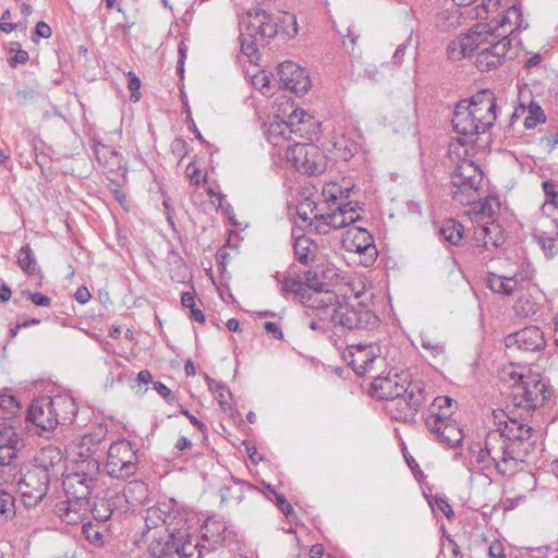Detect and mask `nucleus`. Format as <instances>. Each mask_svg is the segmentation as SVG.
Wrapping results in <instances>:
<instances>
[{
  "mask_svg": "<svg viewBox=\"0 0 558 558\" xmlns=\"http://www.w3.org/2000/svg\"><path fill=\"white\" fill-rule=\"evenodd\" d=\"M337 294L328 288L306 292L301 303L310 308L330 314V319L336 328L356 332H372L379 326V317L368 307L364 301H360V294H355L352 301L337 302Z\"/></svg>",
  "mask_w": 558,
  "mask_h": 558,
  "instance_id": "1",
  "label": "nucleus"
},
{
  "mask_svg": "<svg viewBox=\"0 0 558 558\" xmlns=\"http://www.w3.org/2000/svg\"><path fill=\"white\" fill-rule=\"evenodd\" d=\"M99 468L96 459L86 458L76 464V471L64 476L62 486L66 499L56 506V511L63 522L76 524L88 510Z\"/></svg>",
  "mask_w": 558,
  "mask_h": 558,
  "instance_id": "2",
  "label": "nucleus"
},
{
  "mask_svg": "<svg viewBox=\"0 0 558 558\" xmlns=\"http://www.w3.org/2000/svg\"><path fill=\"white\" fill-rule=\"evenodd\" d=\"M423 380L408 383L407 392L391 398L386 404V411L395 421L415 424L416 413L429 397Z\"/></svg>",
  "mask_w": 558,
  "mask_h": 558,
  "instance_id": "3",
  "label": "nucleus"
},
{
  "mask_svg": "<svg viewBox=\"0 0 558 558\" xmlns=\"http://www.w3.org/2000/svg\"><path fill=\"white\" fill-rule=\"evenodd\" d=\"M485 452L495 462V470L505 476L515 471L524 460L520 456V449L515 450L511 442L501 433V427L487 433L484 441Z\"/></svg>",
  "mask_w": 558,
  "mask_h": 558,
  "instance_id": "4",
  "label": "nucleus"
},
{
  "mask_svg": "<svg viewBox=\"0 0 558 558\" xmlns=\"http://www.w3.org/2000/svg\"><path fill=\"white\" fill-rule=\"evenodd\" d=\"M137 469V449L133 442L120 439L110 445L105 464V470L110 477L126 480L135 475Z\"/></svg>",
  "mask_w": 558,
  "mask_h": 558,
  "instance_id": "5",
  "label": "nucleus"
},
{
  "mask_svg": "<svg viewBox=\"0 0 558 558\" xmlns=\"http://www.w3.org/2000/svg\"><path fill=\"white\" fill-rule=\"evenodd\" d=\"M482 183V172L470 160L459 163L451 177L452 198L462 205H471L480 199L478 187Z\"/></svg>",
  "mask_w": 558,
  "mask_h": 558,
  "instance_id": "6",
  "label": "nucleus"
},
{
  "mask_svg": "<svg viewBox=\"0 0 558 558\" xmlns=\"http://www.w3.org/2000/svg\"><path fill=\"white\" fill-rule=\"evenodd\" d=\"M286 158L293 167L307 175H317L325 171L324 156L317 146L308 143L288 144Z\"/></svg>",
  "mask_w": 558,
  "mask_h": 558,
  "instance_id": "7",
  "label": "nucleus"
},
{
  "mask_svg": "<svg viewBox=\"0 0 558 558\" xmlns=\"http://www.w3.org/2000/svg\"><path fill=\"white\" fill-rule=\"evenodd\" d=\"M51 482L43 471L36 470L31 464L26 465L17 480V487L24 505L34 507L43 501Z\"/></svg>",
  "mask_w": 558,
  "mask_h": 558,
  "instance_id": "8",
  "label": "nucleus"
},
{
  "mask_svg": "<svg viewBox=\"0 0 558 558\" xmlns=\"http://www.w3.org/2000/svg\"><path fill=\"white\" fill-rule=\"evenodd\" d=\"M129 510L126 496L114 489H106L94 498L90 512L97 522H107L110 519H119Z\"/></svg>",
  "mask_w": 558,
  "mask_h": 558,
  "instance_id": "9",
  "label": "nucleus"
},
{
  "mask_svg": "<svg viewBox=\"0 0 558 558\" xmlns=\"http://www.w3.org/2000/svg\"><path fill=\"white\" fill-rule=\"evenodd\" d=\"M452 411L424 414V422L427 429L436 436V439L449 448L458 447L463 440L462 429L454 422L450 421Z\"/></svg>",
  "mask_w": 558,
  "mask_h": 558,
  "instance_id": "10",
  "label": "nucleus"
},
{
  "mask_svg": "<svg viewBox=\"0 0 558 558\" xmlns=\"http://www.w3.org/2000/svg\"><path fill=\"white\" fill-rule=\"evenodd\" d=\"M512 46L509 36H502L499 40L487 41L476 54L475 65L481 72H489L506 63L508 52Z\"/></svg>",
  "mask_w": 558,
  "mask_h": 558,
  "instance_id": "11",
  "label": "nucleus"
},
{
  "mask_svg": "<svg viewBox=\"0 0 558 558\" xmlns=\"http://www.w3.org/2000/svg\"><path fill=\"white\" fill-rule=\"evenodd\" d=\"M52 397H40L34 399L27 411L26 418L36 426V433H51L60 423L57 416Z\"/></svg>",
  "mask_w": 558,
  "mask_h": 558,
  "instance_id": "12",
  "label": "nucleus"
},
{
  "mask_svg": "<svg viewBox=\"0 0 558 558\" xmlns=\"http://www.w3.org/2000/svg\"><path fill=\"white\" fill-rule=\"evenodd\" d=\"M380 355V348L376 342L350 344L342 354L344 362L359 376H363Z\"/></svg>",
  "mask_w": 558,
  "mask_h": 558,
  "instance_id": "13",
  "label": "nucleus"
},
{
  "mask_svg": "<svg viewBox=\"0 0 558 558\" xmlns=\"http://www.w3.org/2000/svg\"><path fill=\"white\" fill-rule=\"evenodd\" d=\"M466 102L470 104L473 118L481 124L482 131L487 132L494 126L497 119V102L493 90L488 88L478 90L466 98Z\"/></svg>",
  "mask_w": 558,
  "mask_h": 558,
  "instance_id": "14",
  "label": "nucleus"
},
{
  "mask_svg": "<svg viewBox=\"0 0 558 558\" xmlns=\"http://www.w3.org/2000/svg\"><path fill=\"white\" fill-rule=\"evenodd\" d=\"M501 433L511 442V446L518 450L525 461V458L534 450L536 440L533 439V428L525 424L523 420L508 415Z\"/></svg>",
  "mask_w": 558,
  "mask_h": 558,
  "instance_id": "15",
  "label": "nucleus"
},
{
  "mask_svg": "<svg viewBox=\"0 0 558 558\" xmlns=\"http://www.w3.org/2000/svg\"><path fill=\"white\" fill-rule=\"evenodd\" d=\"M36 470L43 471L51 481L64 475L65 458L62 450L54 446L41 448L31 463Z\"/></svg>",
  "mask_w": 558,
  "mask_h": 558,
  "instance_id": "16",
  "label": "nucleus"
},
{
  "mask_svg": "<svg viewBox=\"0 0 558 558\" xmlns=\"http://www.w3.org/2000/svg\"><path fill=\"white\" fill-rule=\"evenodd\" d=\"M505 344L509 350L522 352H539L545 349L544 332L536 326L525 327L505 338Z\"/></svg>",
  "mask_w": 558,
  "mask_h": 558,
  "instance_id": "17",
  "label": "nucleus"
},
{
  "mask_svg": "<svg viewBox=\"0 0 558 558\" xmlns=\"http://www.w3.org/2000/svg\"><path fill=\"white\" fill-rule=\"evenodd\" d=\"M201 533L208 551H214L221 546H229L235 537V533L229 529L227 523L217 517L208 518L202 525Z\"/></svg>",
  "mask_w": 558,
  "mask_h": 558,
  "instance_id": "18",
  "label": "nucleus"
},
{
  "mask_svg": "<svg viewBox=\"0 0 558 558\" xmlns=\"http://www.w3.org/2000/svg\"><path fill=\"white\" fill-rule=\"evenodd\" d=\"M277 75L281 86L295 95H304L311 87V80L305 70L292 61L282 62L278 66Z\"/></svg>",
  "mask_w": 558,
  "mask_h": 558,
  "instance_id": "19",
  "label": "nucleus"
},
{
  "mask_svg": "<svg viewBox=\"0 0 558 558\" xmlns=\"http://www.w3.org/2000/svg\"><path fill=\"white\" fill-rule=\"evenodd\" d=\"M409 379L408 374H393L386 377H376L372 383L371 395L378 400L387 402L393 398L407 392Z\"/></svg>",
  "mask_w": 558,
  "mask_h": 558,
  "instance_id": "20",
  "label": "nucleus"
},
{
  "mask_svg": "<svg viewBox=\"0 0 558 558\" xmlns=\"http://www.w3.org/2000/svg\"><path fill=\"white\" fill-rule=\"evenodd\" d=\"M470 108V104L466 102V99H461L454 106L451 120L454 132L464 136H474L485 133V131H482L481 124L476 123Z\"/></svg>",
  "mask_w": 558,
  "mask_h": 558,
  "instance_id": "21",
  "label": "nucleus"
},
{
  "mask_svg": "<svg viewBox=\"0 0 558 558\" xmlns=\"http://www.w3.org/2000/svg\"><path fill=\"white\" fill-rule=\"evenodd\" d=\"M531 96V90L529 88L520 89L519 92V101L520 107L514 110L511 116L512 122L514 119H518L521 113L527 111V116L524 119V128L526 130L534 129L537 124L546 122V114L538 102L533 99H527Z\"/></svg>",
  "mask_w": 558,
  "mask_h": 558,
  "instance_id": "22",
  "label": "nucleus"
},
{
  "mask_svg": "<svg viewBox=\"0 0 558 558\" xmlns=\"http://www.w3.org/2000/svg\"><path fill=\"white\" fill-rule=\"evenodd\" d=\"M22 446V438L4 422L0 423V466L11 465Z\"/></svg>",
  "mask_w": 558,
  "mask_h": 558,
  "instance_id": "23",
  "label": "nucleus"
},
{
  "mask_svg": "<svg viewBox=\"0 0 558 558\" xmlns=\"http://www.w3.org/2000/svg\"><path fill=\"white\" fill-rule=\"evenodd\" d=\"M183 538V534L180 530L173 527L168 533L167 538H155L151 541L148 547V551L151 558H181L179 554L180 542Z\"/></svg>",
  "mask_w": 558,
  "mask_h": 558,
  "instance_id": "24",
  "label": "nucleus"
},
{
  "mask_svg": "<svg viewBox=\"0 0 558 558\" xmlns=\"http://www.w3.org/2000/svg\"><path fill=\"white\" fill-rule=\"evenodd\" d=\"M355 231L353 235L352 245L355 252L364 255L362 264L364 266H371L377 256V248L374 244L373 236L369 232L361 227H353L349 233Z\"/></svg>",
  "mask_w": 558,
  "mask_h": 558,
  "instance_id": "25",
  "label": "nucleus"
},
{
  "mask_svg": "<svg viewBox=\"0 0 558 558\" xmlns=\"http://www.w3.org/2000/svg\"><path fill=\"white\" fill-rule=\"evenodd\" d=\"M301 132V128L295 129L286 122V120L276 121L270 124L268 141L275 146H280L283 142H288L289 144L299 143L293 135L302 137Z\"/></svg>",
  "mask_w": 558,
  "mask_h": 558,
  "instance_id": "26",
  "label": "nucleus"
},
{
  "mask_svg": "<svg viewBox=\"0 0 558 558\" xmlns=\"http://www.w3.org/2000/svg\"><path fill=\"white\" fill-rule=\"evenodd\" d=\"M522 398L526 408L536 409L546 400V386L542 380L522 381Z\"/></svg>",
  "mask_w": 558,
  "mask_h": 558,
  "instance_id": "27",
  "label": "nucleus"
},
{
  "mask_svg": "<svg viewBox=\"0 0 558 558\" xmlns=\"http://www.w3.org/2000/svg\"><path fill=\"white\" fill-rule=\"evenodd\" d=\"M58 418L61 424H70L77 413V404L70 396L58 395L52 397Z\"/></svg>",
  "mask_w": 558,
  "mask_h": 558,
  "instance_id": "28",
  "label": "nucleus"
},
{
  "mask_svg": "<svg viewBox=\"0 0 558 558\" xmlns=\"http://www.w3.org/2000/svg\"><path fill=\"white\" fill-rule=\"evenodd\" d=\"M174 518L175 517L167 510L166 505H163L162 507L155 506L146 510L145 522L147 527L149 529H156L159 525L163 524L167 526V532L170 533V531H172L170 526Z\"/></svg>",
  "mask_w": 558,
  "mask_h": 558,
  "instance_id": "29",
  "label": "nucleus"
},
{
  "mask_svg": "<svg viewBox=\"0 0 558 558\" xmlns=\"http://www.w3.org/2000/svg\"><path fill=\"white\" fill-rule=\"evenodd\" d=\"M293 248L295 259L303 265H308L316 257L317 247L306 235L295 236Z\"/></svg>",
  "mask_w": 558,
  "mask_h": 558,
  "instance_id": "30",
  "label": "nucleus"
},
{
  "mask_svg": "<svg viewBox=\"0 0 558 558\" xmlns=\"http://www.w3.org/2000/svg\"><path fill=\"white\" fill-rule=\"evenodd\" d=\"M463 231L464 228L458 220L449 218L442 221L438 234L442 241L458 246L463 239Z\"/></svg>",
  "mask_w": 558,
  "mask_h": 558,
  "instance_id": "31",
  "label": "nucleus"
},
{
  "mask_svg": "<svg viewBox=\"0 0 558 558\" xmlns=\"http://www.w3.org/2000/svg\"><path fill=\"white\" fill-rule=\"evenodd\" d=\"M534 275L535 270L532 268L531 263L525 260L521 263L519 269L510 278L515 282L519 292H524V290L538 291L537 287L532 282Z\"/></svg>",
  "mask_w": 558,
  "mask_h": 558,
  "instance_id": "32",
  "label": "nucleus"
},
{
  "mask_svg": "<svg viewBox=\"0 0 558 558\" xmlns=\"http://www.w3.org/2000/svg\"><path fill=\"white\" fill-rule=\"evenodd\" d=\"M525 293L518 298L513 305V311L518 317L526 318L529 316H533L538 311V304L534 299L533 290H524Z\"/></svg>",
  "mask_w": 558,
  "mask_h": 558,
  "instance_id": "33",
  "label": "nucleus"
},
{
  "mask_svg": "<svg viewBox=\"0 0 558 558\" xmlns=\"http://www.w3.org/2000/svg\"><path fill=\"white\" fill-rule=\"evenodd\" d=\"M487 287L495 293L510 296L519 292L515 282L509 277L499 276L493 272L488 274Z\"/></svg>",
  "mask_w": 558,
  "mask_h": 558,
  "instance_id": "34",
  "label": "nucleus"
},
{
  "mask_svg": "<svg viewBox=\"0 0 558 558\" xmlns=\"http://www.w3.org/2000/svg\"><path fill=\"white\" fill-rule=\"evenodd\" d=\"M492 229L487 226H478L474 230V253L476 255L483 254L485 251H488L490 246L497 247L499 246L498 239H495L490 235Z\"/></svg>",
  "mask_w": 558,
  "mask_h": 558,
  "instance_id": "35",
  "label": "nucleus"
},
{
  "mask_svg": "<svg viewBox=\"0 0 558 558\" xmlns=\"http://www.w3.org/2000/svg\"><path fill=\"white\" fill-rule=\"evenodd\" d=\"M260 11L262 10L250 11L246 16L242 17L240 21V36H247L259 39V31L262 27Z\"/></svg>",
  "mask_w": 558,
  "mask_h": 558,
  "instance_id": "36",
  "label": "nucleus"
},
{
  "mask_svg": "<svg viewBox=\"0 0 558 558\" xmlns=\"http://www.w3.org/2000/svg\"><path fill=\"white\" fill-rule=\"evenodd\" d=\"M17 264L28 276H37L40 272L36 256L29 244H25L21 247L17 255Z\"/></svg>",
  "mask_w": 558,
  "mask_h": 558,
  "instance_id": "37",
  "label": "nucleus"
},
{
  "mask_svg": "<svg viewBox=\"0 0 558 558\" xmlns=\"http://www.w3.org/2000/svg\"><path fill=\"white\" fill-rule=\"evenodd\" d=\"M15 515V499L14 497L0 489V523L8 522Z\"/></svg>",
  "mask_w": 558,
  "mask_h": 558,
  "instance_id": "38",
  "label": "nucleus"
},
{
  "mask_svg": "<svg viewBox=\"0 0 558 558\" xmlns=\"http://www.w3.org/2000/svg\"><path fill=\"white\" fill-rule=\"evenodd\" d=\"M537 243L548 257H554L558 253V232H541L537 236Z\"/></svg>",
  "mask_w": 558,
  "mask_h": 558,
  "instance_id": "39",
  "label": "nucleus"
},
{
  "mask_svg": "<svg viewBox=\"0 0 558 558\" xmlns=\"http://www.w3.org/2000/svg\"><path fill=\"white\" fill-rule=\"evenodd\" d=\"M181 304L183 307L190 308V318L197 322V323H204L205 322V315L196 306L195 303V293L191 291L183 292L181 294Z\"/></svg>",
  "mask_w": 558,
  "mask_h": 558,
  "instance_id": "40",
  "label": "nucleus"
},
{
  "mask_svg": "<svg viewBox=\"0 0 558 558\" xmlns=\"http://www.w3.org/2000/svg\"><path fill=\"white\" fill-rule=\"evenodd\" d=\"M105 532L98 525L92 522L85 523L82 527L84 537L94 546L101 547L105 545Z\"/></svg>",
  "mask_w": 558,
  "mask_h": 558,
  "instance_id": "41",
  "label": "nucleus"
},
{
  "mask_svg": "<svg viewBox=\"0 0 558 558\" xmlns=\"http://www.w3.org/2000/svg\"><path fill=\"white\" fill-rule=\"evenodd\" d=\"M260 31L259 39L262 41H268L277 35V24L266 11H260Z\"/></svg>",
  "mask_w": 558,
  "mask_h": 558,
  "instance_id": "42",
  "label": "nucleus"
},
{
  "mask_svg": "<svg viewBox=\"0 0 558 558\" xmlns=\"http://www.w3.org/2000/svg\"><path fill=\"white\" fill-rule=\"evenodd\" d=\"M308 292V288L304 286L303 281L294 278H287L283 280L281 286V293L287 296L288 294H294L302 301L305 293Z\"/></svg>",
  "mask_w": 558,
  "mask_h": 558,
  "instance_id": "43",
  "label": "nucleus"
},
{
  "mask_svg": "<svg viewBox=\"0 0 558 558\" xmlns=\"http://www.w3.org/2000/svg\"><path fill=\"white\" fill-rule=\"evenodd\" d=\"M94 153H95L97 160L100 163L113 165L117 162L118 153L112 147H110L108 145L101 144L99 142L96 143L94 145Z\"/></svg>",
  "mask_w": 558,
  "mask_h": 558,
  "instance_id": "44",
  "label": "nucleus"
},
{
  "mask_svg": "<svg viewBox=\"0 0 558 558\" xmlns=\"http://www.w3.org/2000/svg\"><path fill=\"white\" fill-rule=\"evenodd\" d=\"M204 550L208 551V547L205 543H197L192 546L190 542H185L183 544L180 543L179 546V554L181 558H202Z\"/></svg>",
  "mask_w": 558,
  "mask_h": 558,
  "instance_id": "45",
  "label": "nucleus"
},
{
  "mask_svg": "<svg viewBox=\"0 0 558 558\" xmlns=\"http://www.w3.org/2000/svg\"><path fill=\"white\" fill-rule=\"evenodd\" d=\"M205 379L207 381L209 390L216 396L220 405L228 404L227 395L231 396L228 387L221 383H217L215 379L210 378L208 375H205Z\"/></svg>",
  "mask_w": 558,
  "mask_h": 558,
  "instance_id": "46",
  "label": "nucleus"
},
{
  "mask_svg": "<svg viewBox=\"0 0 558 558\" xmlns=\"http://www.w3.org/2000/svg\"><path fill=\"white\" fill-rule=\"evenodd\" d=\"M241 39V51L250 58L251 61L258 59V44L263 43L258 38H252L247 36H240Z\"/></svg>",
  "mask_w": 558,
  "mask_h": 558,
  "instance_id": "47",
  "label": "nucleus"
},
{
  "mask_svg": "<svg viewBox=\"0 0 558 558\" xmlns=\"http://www.w3.org/2000/svg\"><path fill=\"white\" fill-rule=\"evenodd\" d=\"M20 410L19 402L13 396H0V415L7 416H13L15 415Z\"/></svg>",
  "mask_w": 558,
  "mask_h": 558,
  "instance_id": "48",
  "label": "nucleus"
},
{
  "mask_svg": "<svg viewBox=\"0 0 558 558\" xmlns=\"http://www.w3.org/2000/svg\"><path fill=\"white\" fill-rule=\"evenodd\" d=\"M235 487L239 490V494L236 496H233L231 494L232 489H233L232 487H225V488H222V490H221V499H222V501L228 500L230 498H234V499H236L240 502L243 499V492L245 489H247V490H253L254 489V487L251 484H248L247 482H245V481H236L235 482Z\"/></svg>",
  "mask_w": 558,
  "mask_h": 558,
  "instance_id": "49",
  "label": "nucleus"
},
{
  "mask_svg": "<svg viewBox=\"0 0 558 558\" xmlns=\"http://www.w3.org/2000/svg\"><path fill=\"white\" fill-rule=\"evenodd\" d=\"M421 345L428 351L432 356L437 357L445 353V344L427 336L421 338Z\"/></svg>",
  "mask_w": 558,
  "mask_h": 558,
  "instance_id": "50",
  "label": "nucleus"
},
{
  "mask_svg": "<svg viewBox=\"0 0 558 558\" xmlns=\"http://www.w3.org/2000/svg\"><path fill=\"white\" fill-rule=\"evenodd\" d=\"M304 286H306V288H308V292H312V291H316V290H322V289H326L327 288V283L326 282H323L320 279H319V276L316 271H313V270H307L305 274H304Z\"/></svg>",
  "mask_w": 558,
  "mask_h": 558,
  "instance_id": "51",
  "label": "nucleus"
},
{
  "mask_svg": "<svg viewBox=\"0 0 558 558\" xmlns=\"http://www.w3.org/2000/svg\"><path fill=\"white\" fill-rule=\"evenodd\" d=\"M452 402L453 400L448 396H438L433 400L426 414H430L432 410L436 413H442L444 411H452Z\"/></svg>",
  "mask_w": 558,
  "mask_h": 558,
  "instance_id": "52",
  "label": "nucleus"
},
{
  "mask_svg": "<svg viewBox=\"0 0 558 558\" xmlns=\"http://www.w3.org/2000/svg\"><path fill=\"white\" fill-rule=\"evenodd\" d=\"M268 489L275 495L278 508L282 511L287 519L291 520V518L294 515L293 507L290 505V502H288L283 495L278 494L275 489L270 488V485L268 486Z\"/></svg>",
  "mask_w": 558,
  "mask_h": 558,
  "instance_id": "53",
  "label": "nucleus"
},
{
  "mask_svg": "<svg viewBox=\"0 0 558 558\" xmlns=\"http://www.w3.org/2000/svg\"><path fill=\"white\" fill-rule=\"evenodd\" d=\"M323 220H328L331 229H341L347 227L345 216L339 211L333 210L332 213H327L326 218H322Z\"/></svg>",
  "mask_w": 558,
  "mask_h": 558,
  "instance_id": "54",
  "label": "nucleus"
},
{
  "mask_svg": "<svg viewBox=\"0 0 558 558\" xmlns=\"http://www.w3.org/2000/svg\"><path fill=\"white\" fill-rule=\"evenodd\" d=\"M327 214L315 215L312 220V227H314L316 233L318 234H327L331 230V226L328 220H323L322 218H326Z\"/></svg>",
  "mask_w": 558,
  "mask_h": 558,
  "instance_id": "55",
  "label": "nucleus"
},
{
  "mask_svg": "<svg viewBox=\"0 0 558 558\" xmlns=\"http://www.w3.org/2000/svg\"><path fill=\"white\" fill-rule=\"evenodd\" d=\"M485 446L483 448H480L478 451L474 454V460L476 462V464L482 469V470H489L492 468L495 469V462L488 458V456L486 454L485 452Z\"/></svg>",
  "mask_w": 558,
  "mask_h": 558,
  "instance_id": "56",
  "label": "nucleus"
},
{
  "mask_svg": "<svg viewBox=\"0 0 558 558\" xmlns=\"http://www.w3.org/2000/svg\"><path fill=\"white\" fill-rule=\"evenodd\" d=\"M128 76H129V84H128V87L131 92V98L134 100V101H138L140 98H141V93H140V88H141V80L135 75L134 72L130 71L128 73Z\"/></svg>",
  "mask_w": 558,
  "mask_h": 558,
  "instance_id": "57",
  "label": "nucleus"
},
{
  "mask_svg": "<svg viewBox=\"0 0 558 558\" xmlns=\"http://www.w3.org/2000/svg\"><path fill=\"white\" fill-rule=\"evenodd\" d=\"M538 145L544 151L551 153L558 146V133L542 136Z\"/></svg>",
  "mask_w": 558,
  "mask_h": 558,
  "instance_id": "58",
  "label": "nucleus"
},
{
  "mask_svg": "<svg viewBox=\"0 0 558 558\" xmlns=\"http://www.w3.org/2000/svg\"><path fill=\"white\" fill-rule=\"evenodd\" d=\"M23 294L27 296L28 300H31L35 305L37 306H50L51 299L47 295H44L40 292H29V291H23Z\"/></svg>",
  "mask_w": 558,
  "mask_h": 558,
  "instance_id": "59",
  "label": "nucleus"
},
{
  "mask_svg": "<svg viewBox=\"0 0 558 558\" xmlns=\"http://www.w3.org/2000/svg\"><path fill=\"white\" fill-rule=\"evenodd\" d=\"M51 27L47 23L40 21L35 26V31L32 35V40L37 41V38H49L51 37Z\"/></svg>",
  "mask_w": 558,
  "mask_h": 558,
  "instance_id": "60",
  "label": "nucleus"
},
{
  "mask_svg": "<svg viewBox=\"0 0 558 558\" xmlns=\"http://www.w3.org/2000/svg\"><path fill=\"white\" fill-rule=\"evenodd\" d=\"M543 191L551 204L558 206V191L551 181H544L542 183Z\"/></svg>",
  "mask_w": 558,
  "mask_h": 558,
  "instance_id": "61",
  "label": "nucleus"
},
{
  "mask_svg": "<svg viewBox=\"0 0 558 558\" xmlns=\"http://www.w3.org/2000/svg\"><path fill=\"white\" fill-rule=\"evenodd\" d=\"M28 59V52L24 49H20L8 58V63L11 68H16L19 64L26 63Z\"/></svg>",
  "mask_w": 558,
  "mask_h": 558,
  "instance_id": "62",
  "label": "nucleus"
},
{
  "mask_svg": "<svg viewBox=\"0 0 558 558\" xmlns=\"http://www.w3.org/2000/svg\"><path fill=\"white\" fill-rule=\"evenodd\" d=\"M434 501L438 510L441 511L447 519L450 520L454 515L451 506L448 504L447 499L444 496H435Z\"/></svg>",
  "mask_w": 558,
  "mask_h": 558,
  "instance_id": "63",
  "label": "nucleus"
},
{
  "mask_svg": "<svg viewBox=\"0 0 558 558\" xmlns=\"http://www.w3.org/2000/svg\"><path fill=\"white\" fill-rule=\"evenodd\" d=\"M488 557L489 558H506L505 547L500 541H494L488 546Z\"/></svg>",
  "mask_w": 558,
  "mask_h": 558,
  "instance_id": "64",
  "label": "nucleus"
}]
</instances>
